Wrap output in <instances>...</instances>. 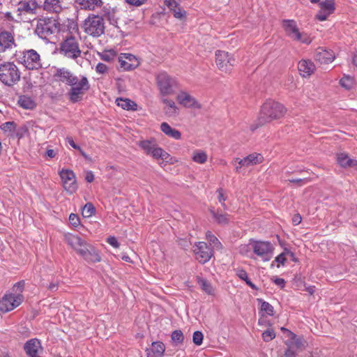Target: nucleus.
I'll return each mask as SVG.
<instances>
[{
	"label": "nucleus",
	"instance_id": "nucleus-1",
	"mask_svg": "<svg viewBox=\"0 0 357 357\" xmlns=\"http://www.w3.org/2000/svg\"><path fill=\"white\" fill-rule=\"evenodd\" d=\"M54 77L56 81L70 86L67 95L69 100L73 103L80 101L91 86L89 81L86 76H77L66 68H56Z\"/></svg>",
	"mask_w": 357,
	"mask_h": 357
},
{
	"label": "nucleus",
	"instance_id": "nucleus-2",
	"mask_svg": "<svg viewBox=\"0 0 357 357\" xmlns=\"http://www.w3.org/2000/svg\"><path fill=\"white\" fill-rule=\"evenodd\" d=\"M65 239L67 243L86 261L90 263L100 261L101 257L97 250L81 237L68 234L65 236Z\"/></svg>",
	"mask_w": 357,
	"mask_h": 357
},
{
	"label": "nucleus",
	"instance_id": "nucleus-3",
	"mask_svg": "<svg viewBox=\"0 0 357 357\" xmlns=\"http://www.w3.org/2000/svg\"><path fill=\"white\" fill-rule=\"evenodd\" d=\"M285 113L286 109L281 103L268 100L261 106L258 118L259 124L261 126L273 120L279 119L284 116Z\"/></svg>",
	"mask_w": 357,
	"mask_h": 357
},
{
	"label": "nucleus",
	"instance_id": "nucleus-4",
	"mask_svg": "<svg viewBox=\"0 0 357 357\" xmlns=\"http://www.w3.org/2000/svg\"><path fill=\"white\" fill-rule=\"evenodd\" d=\"M81 28L86 35L98 38L105 33V20L101 15L90 13L83 21Z\"/></svg>",
	"mask_w": 357,
	"mask_h": 357
},
{
	"label": "nucleus",
	"instance_id": "nucleus-5",
	"mask_svg": "<svg viewBox=\"0 0 357 357\" xmlns=\"http://www.w3.org/2000/svg\"><path fill=\"white\" fill-rule=\"evenodd\" d=\"M21 78V72L17 66L11 61L0 63V82L6 86H13Z\"/></svg>",
	"mask_w": 357,
	"mask_h": 357
},
{
	"label": "nucleus",
	"instance_id": "nucleus-6",
	"mask_svg": "<svg viewBox=\"0 0 357 357\" xmlns=\"http://www.w3.org/2000/svg\"><path fill=\"white\" fill-rule=\"evenodd\" d=\"M282 27L285 32L286 36L292 40L306 45H309L312 43V39L307 33L300 31L295 20H283L282 21Z\"/></svg>",
	"mask_w": 357,
	"mask_h": 357
},
{
	"label": "nucleus",
	"instance_id": "nucleus-7",
	"mask_svg": "<svg viewBox=\"0 0 357 357\" xmlns=\"http://www.w3.org/2000/svg\"><path fill=\"white\" fill-rule=\"evenodd\" d=\"M59 31V24L52 17H42L37 20L35 33L41 39L49 40Z\"/></svg>",
	"mask_w": 357,
	"mask_h": 357
},
{
	"label": "nucleus",
	"instance_id": "nucleus-8",
	"mask_svg": "<svg viewBox=\"0 0 357 357\" xmlns=\"http://www.w3.org/2000/svg\"><path fill=\"white\" fill-rule=\"evenodd\" d=\"M59 50L60 53L66 57L73 60L77 59L82 53L78 38L71 33H68L60 43Z\"/></svg>",
	"mask_w": 357,
	"mask_h": 357
},
{
	"label": "nucleus",
	"instance_id": "nucleus-9",
	"mask_svg": "<svg viewBox=\"0 0 357 357\" xmlns=\"http://www.w3.org/2000/svg\"><path fill=\"white\" fill-rule=\"evenodd\" d=\"M156 83L160 93L163 96L173 93L175 89L178 86L176 79L165 71L160 72L157 75Z\"/></svg>",
	"mask_w": 357,
	"mask_h": 357
},
{
	"label": "nucleus",
	"instance_id": "nucleus-10",
	"mask_svg": "<svg viewBox=\"0 0 357 357\" xmlns=\"http://www.w3.org/2000/svg\"><path fill=\"white\" fill-rule=\"evenodd\" d=\"M139 146L147 155H151L155 159H162L168 162L170 155L158 147L154 139L142 140L139 142Z\"/></svg>",
	"mask_w": 357,
	"mask_h": 357
},
{
	"label": "nucleus",
	"instance_id": "nucleus-11",
	"mask_svg": "<svg viewBox=\"0 0 357 357\" xmlns=\"http://www.w3.org/2000/svg\"><path fill=\"white\" fill-rule=\"evenodd\" d=\"M253 252L264 261H269L273 256V245L269 241L251 240L250 243Z\"/></svg>",
	"mask_w": 357,
	"mask_h": 357
},
{
	"label": "nucleus",
	"instance_id": "nucleus-12",
	"mask_svg": "<svg viewBox=\"0 0 357 357\" xmlns=\"http://www.w3.org/2000/svg\"><path fill=\"white\" fill-rule=\"evenodd\" d=\"M23 299L21 294L6 293L0 301V311L6 313L14 310L22 303Z\"/></svg>",
	"mask_w": 357,
	"mask_h": 357
},
{
	"label": "nucleus",
	"instance_id": "nucleus-13",
	"mask_svg": "<svg viewBox=\"0 0 357 357\" xmlns=\"http://www.w3.org/2000/svg\"><path fill=\"white\" fill-rule=\"evenodd\" d=\"M236 60L234 56L227 52L218 50L215 52V63L222 72L230 73L235 65Z\"/></svg>",
	"mask_w": 357,
	"mask_h": 357
},
{
	"label": "nucleus",
	"instance_id": "nucleus-14",
	"mask_svg": "<svg viewBox=\"0 0 357 357\" xmlns=\"http://www.w3.org/2000/svg\"><path fill=\"white\" fill-rule=\"evenodd\" d=\"M59 174L66 192L70 195L74 194L78 188L75 173L70 169H62Z\"/></svg>",
	"mask_w": 357,
	"mask_h": 357
},
{
	"label": "nucleus",
	"instance_id": "nucleus-15",
	"mask_svg": "<svg viewBox=\"0 0 357 357\" xmlns=\"http://www.w3.org/2000/svg\"><path fill=\"white\" fill-rule=\"evenodd\" d=\"M22 59V63L29 70H38L42 68L40 56L34 50L24 52Z\"/></svg>",
	"mask_w": 357,
	"mask_h": 357
},
{
	"label": "nucleus",
	"instance_id": "nucleus-16",
	"mask_svg": "<svg viewBox=\"0 0 357 357\" xmlns=\"http://www.w3.org/2000/svg\"><path fill=\"white\" fill-rule=\"evenodd\" d=\"M38 8L36 0H21L17 4V12L20 20H24V15H36Z\"/></svg>",
	"mask_w": 357,
	"mask_h": 357
},
{
	"label": "nucleus",
	"instance_id": "nucleus-17",
	"mask_svg": "<svg viewBox=\"0 0 357 357\" xmlns=\"http://www.w3.org/2000/svg\"><path fill=\"white\" fill-rule=\"evenodd\" d=\"M196 259L201 264L208 261L213 256V250L205 242H198L194 249Z\"/></svg>",
	"mask_w": 357,
	"mask_h": 357
},
{
	"label": "nucleus",
	"instance_id": "nucleus-18",
	"mask_svg": "<svg viewBox=\"0 0 357 357\" xmlns=\"http://www.w3.org/2000/svg\"><path fill=\"white\" fill-rule=\"evenodd\" d=\"M118 59L120 68L123 70H132L137 68L139 65L137 57L132 54L121 53Z\"/></svg>",
	"mask_w": 357,
	"mask_h": 357
},
{
	"label": "nucleus",
	"instance_id": "nucleus-19",
	"mask_svg": "<svg viewBox=\"0 0 357 357\" xmlns=\"http://www.w3.org/2000/svg\"><path fill=\"white\" fill-rule=\"evenodd\" d=\"M24 350L27 357H40L43 349L38 339L32 338L25 342Z\"/></svg>",
	"mask_w": 357,
	"mask_h": 357
},
{
	"label": "nucleus",
	"instance_id": "nucleus-20",
	"mask_svg": "<svg viewBox=\"0 0 357 357\" xmlns=\"http://www.w3.org/2000/svg\"><path fill=\"white\" fill-rule=\"evenodd\" d=\"M314 57L317 61L321 63L328 64L333 61L335 56L332 50L319 47L316 50Z\"/></svg>",
	"mask_w": 357,
	"mask_h": 357
},
{
	"label": "nucleus",
	"instance_id": "nucleus-21",
	"mask_svg": "<svg viewBox=\"0 0 357 357\" xmlns=\"http://www.w3.org/2000/svg\"><path fill=\"white\" fill-rule=\"evenodd\" d=\"M15 46L14 36L10 32L7 31L0 32V52H4Z\"/></svg>",
	"mask_w": 357,
	"mask_h": 357
},
{
	"label": "nucleus",
	"instance_id": "nucleus-22",
	"mask_svg": "<svg viewBox=\"0 0 357 357\" xmlns=\"http://www.w3.org/2000/svg\"><path fill=\"white\" fill-rule=\"evenodd\" d=\"M176 99L179 104L185 107L201 108V105L197 102L195 98L185 91H181L177 95Z\"/></svg>",
	"mask_w": 357,
	"mask_h": 357
},
{
	"label": "nucleus",
	"instance_id": "nucleus-23",
	"mask_svg": "<svg viewBox=\"0 0 357 357\" xmlns=\"http://www.w3.org/2000/svg\"><path fill=\"white\" fill-rule=\"evenodd\" d=\"M165 351V346L162 342H153L151 347L146 349V357H162Z\"/></svg>",
	"mask_w": 357,
	"mask_h": 357
},
{
	"label": "nucleus",
	"instance_id": "nucleus-24",
	"mask_svg": "<svg viewBox=\"0 0 357 357\" xmlns=\"http://www.w3.org/2000/svg\"><path fill=\"white\" fill-rule=\"evenodd\" d=\"M43 10L50 13H60L63 10L62 0H45Z\"/></svg>",
	"mask_w": 357,
	"mask_h": 357
},
{
	"label": "nucleus",
	"instance_id": "nucleus-25",
	"mask_svg": "<svg viewBox=\"0 0 357 357\" xmlns=\"http://www.w3.org/2000/svg\"><path fill=\"white\" fill-rule=\"evenodd\" d=\"M298 69L303 77H308L315 70V66L310 60L303 59L298 64Z\"/></svg>",
	"mask_w": 357,
	"mask_h": 357
},
{
	"label": "nucleus",
	"instance_id": "nucleus-26",
	"mask_svg": "<svg viewBox=\"0 0 357 357\" xmlns=\"http://www.w3.org/2000/svg\"><path fill=\"white\" fill-rule=\"evenodd\" d=\"M76 2L81 9L86 10H95L103 5L102 0H77Z\"/></svg>",
	"mask_w": 357,
	"mask_h": 357
},
{
	"label": "nucleus",
	"instance_id": "nucleus-27",
	"mask_svg": "<svg viewBox=\"0 0 357 357\" xmlns=\"http://www.w3.org/2000/svg\"><path fill=\"white\" fill-rule=\"evenodd\" d=\"M164 3L176 18L182 19L185 16V11L178 6L176 0H164Z\"/></svg>",
	"mask_w": 357,
	"mask_h": 357
},
{
	"label": "nucleus",
	"instance_id": "nucleus-28",
	"mask_svg": "<svg viewBox=\"0 0 357 357\" xmlns=\"http://www.w3.org/2000/svg\"><path fill=\"white\" fill-rule=\"evenodd\" d=\"M116 103L119 107L128 111H136L137 109V105L128 98H118L116 99Z\"/></svg>",
	"mask_w": 357,
	"mask_h": 357
},
{
	"label": "nucleus",
	"instance_id": "nucleus-29",
	"mask_svg": "<svg viewBox=\"0 0 357 357\" xmlns=\"http://www.w3.org/2000/svg\"><path fill=\"white\" fill-rule=\"evenodd\" d=\"M337 163L343 168L353 167L355 160L349 157L345 153H339L336 156Z\"/></svg>",
	"mask_w": 357,
	"mask_h": 357
},
{
	"label": "nucleus",
	"instance_id": "nucleus-30",
	"mask_svg": "<svg viewBox=\"0 0 357 357\" xmlns=\"http://www.w3.org/2000/svg\"><path fill=\"white\" fill-rule=\"evenodd\" d=\"M210 211L215 221L218 224L226 225L229 223L230 215L227 213L220 212L218 210L215 211L214 209H211Z\"/></svg>",
	"mask_w": 357,
	"mask_h": 357
},
{
	"label": "nucleus",
	"instance_id": "nucleus-31",
	"mask_svg": "<svg viewBox=\"0 0 357 357\" xmlns=\"http://www.w3.org/2000/svg\"><path fill=\"white\" fill-rule=\"evenodd\" d=\"M161 130L167 136L172 137L175 139H179L181 137V132L175 129L172 128L167 123H162L160 125Z\"/></svg>",
	"mask_w": 357,
	"mask_h": 357
},
{
	"label": "nucleus",
	"instance_id": "nucleus-32",
	"mask_svg": "<svg viewBox=\"0 0 357 357\" xmlns=\"http://www.w3.org/2000/svg\"><path fill=\"white\" fill-rule=\"evenodd\" d=\"M264 157L257 153H253L244 158L245 167L253 166L263 162Z\"/></svg>",
	"mask_w": 357,
	"mask_h": 357
},
{
	"label": "nucleus",
	"instance_id": "nucleus-33",
	"mask_svg": "<svg viewBox=\"0 0 357 357\" xmlns=\"http://www.w3.org/2000/svg\"><path fill=\"white\" fill-rule=\"evenodd\" d=\"M18 105L20 107L26 109H33L36 107L35 101L28 96H21L18 99Z\"/></svg>",
	"mask_w": 357,
	"mask_h": 357
},
{
	"label": "nucleus",
	"instance_id": "nucleus-34",
	"mask_svg": "<svg viewBox=\"0 0 357 357\" xmlns=\"http://www.w3.org/2000/svg\"><path fill=\"white\" fill-rule=\"evenodd\" d=\"M197 281L200 286L202 291L206 292L208 295H213L215 292V289L213 287L211 282H209L208 280H206L204 278H202L201 277L197 278Z\"/></svg>",
	"mask_w": 357,
	"mask_h": 357
},
{
	"label": "nucleus",
	"instance_id": "nucleus-35",
	"mask_svg": "<svg viewBox=\"0 0 357 357\" xmlns=\"http://www.w3.org/2000/svg\"><path fill=\"white\" fill-rule=\"evenodd\" d=\"M163 102L165 104V112L169 116H174L178 114V109L175 102L169 99H164Z\"/></svg>",
	"mask_w": 357,
	"mask_h": 357
},
{
	"label": "nucleus",
	"instance_id": "nucleus-36",
	"mask_svg": "<svg viewBox=\"0 0 357 357\" xmlns=\"http://www.w3.org/2000/svg\"><path fill=\"white\" fill-rule=\"evenodd\" d=\"M282 330H286L284 328H282ZM289 333L290 334V337L292 340V342L291 343V346L294 349V347H296V349H302L305 347V340L302 337H298L296 336V334L294 333H291V331H288Z\"/></svg>",
	"mask_w": 357,
	"mask_h": 357
},
{
	"label": "nucleus",
	"instance_id": "nucleus-37",
	"mask_svg": "<svg viewBox=\"0 0 357 357\" xmlns=\"http://www.w3.org/2000/svg\"><path fill=\"white\" fill-rule=\"evenodd\" d=\"M206 237L207 241L209 242L210 245L212 246L213 249L215 250H221L222 248V243L218 239V238L214 236L211 231H207L206 233Z\"/></svg>",
	"mask_w": 357,
	"mask_h": 357
},
{
	"label": "nucleus",
	"instance_id": "nucleus-38",
	"mask_svg": "<svg viewBox=\"0 0 357 357\" xmlns=\"http://www.w3.org/2000/svg\"><path fill=\"white\" fill-rule=\"evenodd\" d=\"M208 155L204 151L196 150L193 152L192 159L198 164H204L206 162Z\"/></svg>",
	"mask_w": 357,
	"mask_h": 357
},
{
	"label": "nucleus",
	"instance_id": "nucleus-39",
	"mask_svg": "<svg viewBox=\"0 0 357 357\" xmlns=\"http://www.w3.org/2000/svg\"><path fill=\"white\" fill-rule=\"evenodd\" d=\"M320 8L327 14L331 15L335 10V1L325 0L319 3Z\"/></svg>",
	"mask_w": 357,
	"mask_h": 357
},
{
	"label": "nucleus",
	"instance_id": "nucleus-40",
	"mask_svg": "<svg viewBox=\"0 0 357 357\" xmlns=\"http://www.w3.org/2000/svg\"><path fill=\"white\" fill-rule=\"evenodd\" d=\"M236 275L242 280H244L246 284L252 289H257L256 285L251 282L248 276L247 272L243 269H237Z\"/></svg>",
	"mask_w": 357,
	"mask_h": 357
},
{
	"label": "nucleus",
	"instance_id": "nucleus-41",
	"mask_svg": "<svg viewBox=\"0 0 357 357\" xmlns=\"http://www.w3.org/2000/svg\"><path fill=\"white\" fill-rule=\"evenodd\" d=\"M257 301L261 303V310L269 316L274 314L273 307L268 302L264 301L261 298H257Z\"/></svg>",
	"mask_w": 357,
	"mask_h": 357
},
{
	"label": "nucleus",
	"instance_id": "nucleus-42",
	"mask_svg": "<svg viewBox=\"0 0 357 357\" xmlns=\"http://www.w3.org/2000/svg\"><path fill=\"white\" fill-rule=\"evenodd\" d=\"M172 340L175 345L181 344L184 340V335L181 330L174 331L171 335Z\"/></svg>",
	"mask_w": 357,
	"mask_h": 357
},
{
	"label": "nucleus",
	"instance_id": "nucleus-43",
	"mask_svg": "<svg viewBox=\"0 0 357 357\" xmlns=\"http://www.w3.org/2000/svg\"><path fill=\"white\" fill-rule=\"evenodd\" d=\"M95 212V207L91 203H86L82 209V215L87 218L92 216Z\"/></svg>",
	"mask_w": 357,
	"mask_h": 357
},
{
	"label": "nucleus",
	"instance_id": "nucleus-44",
	"mask_svg": "<svg viewBox=\"0 0 357 357\" xmlns=\"http://www.w3.org/2000/svg\"><path fill=\"white\" fill-rule=\"evenodd\" d=\"M340 85L347 89H349L352 87V85L354 84V79L352 77L349 76L344 75L340 81Z\"/></svg>",
	"mask_w": 357,
	"mask_h": 357
},
{
	"label": "nucleus",
	"instance_id": "nucleus-45",
	"mask_svg": "<svg viewBox=\"0 0 357 357\" xmlns=\"http://www.w3.org/2000/svg\"><path fill=\"white\" fill-rule=\"evenodd\" d=\"M216 192L218 194V199L219 202L221 204L222 208L225 210H227L228 208H227V205L225 204V202L226 201L227 197L225 195L223 189L218 188Z\"/></svg>",
	"mask_w": 357,
	"mask_h": 357
},
{
	"label": "nucleus",
	"instance_id": "nucleus-46",
	"mask_svg": "<svg viewBox=\"0 0 357 357\" xmlns=\"http://www.w3.org/2000/svg\"><path fill=\"white\" fill-rule=\"evenodd\" d=\"M116 56L114 50L105 51L100 54V58L105 61H110Z\"/></svg>",
	"mask_w": 357,
	"mask_h": 357
},
{
	"label": "nucleus",
	"instance_id": "nucleus-47",
	"mask_svg": "<svg viewBox=\"0 0 357 357\" xmlns=\"http://www.w3.org/2000/svg\"><path fill=\"white\" fill-rule=\"evenodd\" d=\"M275 337V333L273 329H267L262 333V338L265 342H269Z\"/></svg>",
	"mask_w": 357,
	"mask_h": 357
},
{
	"label": "nucleus",
	"instance_id": "nucleus-48",
	"mask_svg": "<svg viewBox=\"0 0 357 357\" xmlns=\"http://www.w3.org/2000/svg\"><path fill=\"white\" fill-rule=\"evenodd\" d=\"M204 335L201 331H197L193 333L192 341L195 344L199 346L202 344Z\"/></svg>",
	"mask_w": 357,
	"mask_h": 357
},
{
	"label": "nucleus",
	"instance_id": "nucleus-49",
	"mask_svg": "<svg viewBox=\"0 0 357 357\" xmlns=\"http://www.w3.org/2000/svg\"><path fill=\"white\" fill-rule=\"evenodd\" d=\"M1 128L4 131L13 132L15 130V124L13 121H8L3 123Z\"/></svg>",
	"mask_w": 357,
	"mask_h": 357
},
{
	"label": "nucleus",
	"instance_id": "nucleus-50",
	"mask_svg": "<svg viewBox=\"0 0 357 357\" xmlns=\"http://www.w3.org/2000/svg\"><path fill=\"white\" fill-rule=\"evenodd\" d=\"M25 282L24 280L20 281L14 284L13 291L17 294H21L24 289Z\"/></svg>",
	"mask_w": 357,
	"mask_h": 357
},
{
	"label": "nucleus",
	"instance_id": "nucleus-51",
	"mask_svg": "<svg viewBox=\"0 0 357 357\" xmlns=\"http://www.w3.org/2000/svg\"><path fill=\"white\" fill-rule=\"evenodd\" d=\"M69 221H70V223L73 227H77L80 222L79 218L78 217L77 215H76L75 213H70V215L69 216Z\"/></svg>",
	"mask_w": 357,
	"mask_h": 357
},
{
	"label": "nucleus",
	"instance_id": "nucleus-52",
	"mask_svg": "<svg viewBox=\"0 0 357 357\" xmlns=\"http://www.w3.org/2000/svg\"><path fill=\"white\" fill-rule=\"evenodd\" d=\"M125 2L130 6H134L136 7L141 6L144 4L147 0H124Z\"/></svg>",
	"mask_w": 357,
	"mask_h": 357
},
{
	"label": "nucleus",
	"instance_id": "nucleus-53",
	"mask_svg": "<svg viewBox=\"0 0 357 357\" xmlns=\"http://www.w3.org/2000/svg\"><path fill=\"white\" fill-rule=\"evenodd\" d=\"M96 70L99 74H104L107 72L108 68L105 64L98 63L96 67Z\"/></svg>",
	"mask_w": 357,
	"mask_h": 357
},
{
	"label": "nucleus",
	"instance_id": "nucleus-54",
	"mask_svg": "<svg viewBox=\"0 0 357 357\" xmlns=\"http://www.w3.org/2000/svg\"><path fill=\"white\" fill-rule=\"evenodd\" d=\"M289 181L290 183H296L298 185L301 186L305 184H307L309 182V179H307V178H292V179H289Z\"/></svg>",
	"mask_w": 357,
	"mask_h": 357
},
{
	"label": "nucleus",
	"instance_id": "nucleus-55",
	"mask_svg": "<svg viewBox=\"0 0 357 357\" xmlns=\"http://www.w3.org/2000/svg\"><path fill=\"white\" fill-rule=\"evenodd\" d=\"M329 15L330 14H327V13H325V11L320 8V10L316 15V18L319 21H324Z\"/></svg>",
	"mask_w": 357,
	"mask_h": 357
},
{
	"label": "nucleus",
	"instance_id": "nucleus-56",
	"mask_svg": "<svg viewBox=\"0 0 357 357\" xmlns=\"http://www.w3.org/2000/svg\"><path fill=\"white\" fill-rule=\"evenodd\" d=\"M284 357H296V352L294 350L291 345H288V348L286 349L284 354Z\"/></svg>",
	"mask_w": 357,
	"mask_h": 357
},
{
	"label": "nucleus",
	"instance_id": "nucleus-57",
	"mask_svg": "<svg viewBox=\"0 0 357 357\" xmlns=\"http://www.w3.org/2000/svg\"><path fill=\"white\" fill-rule=\"evenodd\" d=\"M107 242L110 245H112V247L114 248H119L120 244L118 242L117 239L114 237V236H109L107 240Z\"/></svg>",
	"mask_w": 357,
	"mask_h": 357
},
{
	"label": "nucleus",
	"instance_id": "nucleus-58",
	"mask_svg": "<svg viewBox=\"0 0 357 357\" xmlns=\"http://www.w3.org/2000/svg\"><path fill=\"white\" fill-rule=\"evenodd\" d=\"M1 14V19L6 20L10 22L14 20L13 16L10 12L2 13Z\"/></svg>",
	"mask_w": 357,
	"mask_h": 357
},
{
	"label": "nucleus",
	"instance_id": "nucleus-59",
	"mask_svg": "<svg viewBox=\"0 0 357 357\" xmlns=\"http://www.w3.org/2000/svg\"><path fill=\"white\" fill-rule=\"evenodd\" d=\"M286 257L284 256V253H281L280 255H279L278 257H276L275 259V261L278 262V264H284V262L286 261Z\"/></svg>",
	"mask_w": 357,
	"mask_h": 357
},
{
	"label": "nucleus",
	"instance_id": "nucleus-60",
	"mask_svg": "<svg viewBox=\"0 0 357 357\" xmlns=\"http://www.w3.org/2000/svg\"><path fill=\"white\" fill-rule=\"evenodd\" d=\"M233 165H236L237 164L242 167H245V162H244V158L243 159H240L238 158H234L232 161Z\"/></svg>",
	"mask_w": 357,
	"mask_h": 357
},
{
	"label": "nucleus",
	"instance_id": "nucleus-61",
	"mask_svg": "<svg viewBox=\"0 0 357 357\" xmlns=\"http://www.w3.org/2000/svg\"><path fill=\"white\" fill-rule=\"evenodd\" d=\"M66 141L68 142V144H70V145L73 149H77V150H78V149H80V146H79L78 145H77V144L75 143V142H74V140H73V137H66Z\"/></svg>",
	"mask_w": 357,
	"mask_h": 357
},
{
	"label": "nucleus",
	"instance_id": "nucleus-62",
	"mask_svg": "<svg viewBox=\"0 0 357 357\" xmlns=\"http://www.w3.org/2000/svg\"><path fill=\"white\" fill-rule=\"evenodd\" d=\"M85 179L89 183H91L94 180V175L91 171L87 172Z\"/></svg>",
	"mask_w": 357,
	"mask_h": 357
},
{
	"label": "nucleus",
	"instance_id": "nucleus-63",
	"mask_svg": "<svg viewBox=\"0 0 357 357\" xmlns=\"http://www.w3.org/2000/svg\"><path fill=\"white\" fill-rule=\"evenodd\" d=\"M292 221L294 225H298L301 222V216L299 214L294 215V217L292 219Z\"/></svg>",
	"mask_w": 357,
	"mask_h": 357
},
{
	"label": "nucleus",
	"instance_id": "nucleus-64",
	"mask_svg": "<svg viewBox=\"0 0 357 357\" xmlns=\"http://www.w3.org/2000/svg\"><path fill=\"white\" fill-rule=\"evenodd\" d=\"M46 155L50 158H53L56 155V152L53 149H47L46 151Z\"/></svg>",
	"mask_w": 357,
	"mask_h": 357
}]
</instances>
